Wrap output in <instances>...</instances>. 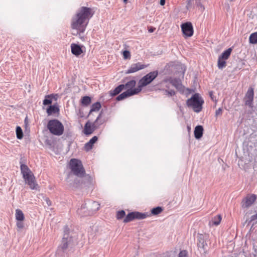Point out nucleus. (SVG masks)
Returning a JSON list of instances; mask_svg holds the SVG:
<instances>
[{
  "instance_id": "f257e3e1",
  "label": "nucleus",
  "mask_w": 257,
  "mask_h": 257,
  "mask_svg": "<svg viewBox=\"0 0 257 257\" xmlns=\"http://www.w3.org/2000/svg\"><path fill=\"white\" fill-rule=\"evenodd\" d=\"M94 14V12L91 8L81 7L71 19L72 35L75 36H78L84 41V37L81 35L85 31L89 20L93 17Z\"/></svg>"
},
{
  "instance_id": "f03ea898",
  "label": "nucleus",
  "mask_w": 257,
  "mask_h": 257,
  "mask_svg": "<svg viewBox=\"0 0 257 257\" xmlns=\"http://www.w3.org/2000/svg\"><path fill=\"white\" fill-rule=\"evenodd\" d=\"M74 246L73 237L70 233V230L68 225L64 227V234L60 244L57 247L56 255L59 257H68L69 252L73 251Z\"/></svg>"
},
{
  "instance_id": "7ed1b4c3",
  "label": "nucleus",
  "mask_w": 257,
  "mask_h": 257,
  "mask_svg": "<svg viewBox=\"0 0 257 257\" xmlns=\"http://www.w3.org/2000/svg\"><path fill=\"white\" fill-rule=\"evenodd\" d=\"M204 103L203 99L198 93L193 94L191 98L187 99L186 104L189 108H191L194 111L199 112L202 109V104Z\"/></svg>"
},
{
  "instance_id": "20e7f679",
  "label": "nucleus",
  "mask_w": 257,
  "mask_h": 257,
  "mask_svg": "<svg viewBox=\"0 0 257 257\" xmlns=\"http://www.w3.org/2000/svg\"><path fill=\"white\" fill-rule=\"evenodd\" d=\"M80 179H76L70 184V187L74 190L84 187H90L93 184V178L89 175H84Z\"/></svg>"
},
{
  "instance_id": "39448f33",
  "label": "nucleus",
  "mask_w": 257,
  "mask_h": 257,
  "mask_svg": "<svg viewBox=\"0 0 257 257\" xmlns=\"http://www.w3.org/2000/svg\"><path fill=\"white\" fill-rule=\"evenodd\" d=\"M47 128L53 135L61 136L64 131V127L62 122L57 119L50 120L47 124Z\"/></svg>"
},
{
  "instance_id": "423d86ee",
  "label": "nucleus",
  "mask_w": 257,
  "mask_h": 257,
  "mask_svg": "<svg viewBox=\"0 0 257 257\" xmlns=\"http://www.w3.org/2000/svg\"><path fill=\"white\" fill-rule=\"evenodd\" d=\"M70 166L74 175L82 177L85 174V171L81 162L76 159H72L70 161Z\"/></svg>"
},
{
  "instance_id": "0eeeda50",
  "label": "nucleus",
  "mask_w": 257,
  "mask_h": 257,
  "mask_svg": "<svg viewBox=\"0 0 257 257\" xmlns=\"http://www.w3.org/2000/svg\"><path fill=\"white\" fill-rule=\"evenodd\" d=\"M197 246L201 254L205 255L207 253L208 246L207 243L204 239L203 234H198L197 237Z\"/></svg>"
},
{
  "instance_id": "6e6552de",
  "label": "nucleus",
  "mask_w": 257,
  "mask_h": 257,
  "mask_svg": "<svg viewBox=\"0 0 257 257\" xmlns=\"http://www.w3.org/2000/svg\"><path fill=\"white\" fill-rule=\"evenodd\" d=\"M254 97V90L252 87H249L243 98V101L245 105L250 108L253 107V101Z\"/></svg>"
},
{
  "instance_id": "1a4fd4ad",
  "label": "nucleus",
  "mask_w": 257,
  "mask_h": 257,
  "mask_svg": "<svg viewBox=\"0 0 257 257\" xmlns=\"http://www.w3.org/2000/svg\"><path fill=\"white\" fill-rule=\"evenodd\" d=\"M23 177L25 180V183L29 185L30 188L31 189H37L38 185L36 183L35 177L33 173L28 174L27 175L23 176Z\"/></svg>"
},
{
  "instance_id": "9d476101",
  "label": "nucleus",
  "mask_w": 257,
  "mask_h": 257,
  "mask_svg": "<svg viewBox=\"0 0 257 257\" xmlns=\"http://www.w3.org/2000/svg\"><path fill=\"white\" fill-rule=\"evenodd\" d=\"M183 34L186 37H191L193 35V27L191 22H186L181 26Z\"/></svg>"
},
{
  "instance_id": "9b49d317",
  "label": "nucleus",
  "mask_w": 257,
  "mask_h": 257,
  "mask_svg": "<svg viewBox=\"0 0 257 257\" xmlns=\"http://www.w3.org/2000/svg\"><path fill=\"white\" fill-rule=\"evenodd\" d=\"M256 196L252 194L250 196H247L241 202V206L243 208H247L250 207L256 200Z\"/></svg>"
},
{
  "instance_id": "f8f14e48",
  "label": "nucleus",
  "mask_w": 257,
  "mask_h": 257,
  "mask_svg": "<svg viewBox=\"0 0 257 257\" xmlns=\"http://www.w3.org/2000/svg\"><path fill=\"white\" fill-rule=\"evenodd\" d=\"M139 93V90H138L136 88L134 89V90H127L118 95L116 98V100L117 101H120L131 96L137 94Z\"/></svg>"
},
{
  "instance_id": "ddd939ff",
  "label": "nucleus",
  "mask_w": 257,
  "mask_h": 257,
  "mask_svg": "<svg viewBox=\"0 0 257 257\" xmlns=\"http://www.w3.org/2000/svg\"><path fill=\"white\" fill-rule=\"evenodd\" d=\"M164 81L166 82H169L173 86H174L177 90L181 92H183L184 90L183 86H182L181 81L179 78H173L170 77L167 80H164Z\"/></svg>"
},
{
  "instance_id": "4468645a",
  "label": "nucleus",
  "mask_w": 257,
  "mask_h": 257,
  "mask_svg": "<svg viewBox=\"0 0 257 257\" xmlns=\"http://www.w3.org/2000/svg\"><path fill=\"white\" fill-rule=\"evenodd\" d=\"M147 65L142 64L140 62L133 64L131 65L130 68L125 71V73L130 74L135 73L140 70H142L145 68L146 67H147Z\"/></svg>"
},
{
  "instance_id": "2eb2a0df",
  "label": "nucleus",
  "mask_w": 257,
  "mask_h": 257,
  "mask_svg": "<svg viewBox=\"0 0 257 257\" xmlns=\"http://www.w3.org/2000/svg\"><path fill=\"white\" fill-rule=\"evenodd\" d=\"M77 214L81 217L91 215V213L86 206V203L82 204L80 208H79L77 211Z\"/></svg>"
},
{
  "instance_id": "dca6fc26",
  "label": "nucleus",
  "mask_w": 257,
  "mask_h": 257,
  "mask_svg": "<svg viewBox=\"0 0 257 257\" xmlns=\"http://www.w3.org/2000/svg\"><path fill=\"white\" fill-rule=\"evenodd\" d=\"M152 81L149 78V77L146 75L144 77H143L138 82V86L136 88V89L139 90V92L142 90V88L143 87L147 86V85L151 83Z\"/></svg>"
},
{
  "instance_id": "f3484780",
  "label": "nucleus",
  "mask_w": 257,
  "mask_h": 257,
  "mask_svg": "<svg viewBox=\"0 0 257 257\" xmlns=\"http://www.w3.org/2000/svg\"><path fill=\"white\" fill-rule=\"evenodd\" d=\"M86 203L92 215L100 207V204L96 201L89 200Z\"/></svg>"
},
{
  "instance_id": "a211bd4d",
  "label": "nucleus",
  "mask_w": 257,
  "mask_h": 257,
  "mask_svg": "<svg viewBox=\"0 0 257 257\" xmlns=\"http://www.w3.org/2000/svg\"><path fill=\"white\" fill-rule=\"evenodd\" d=\"M194 1L195 2V5L197 7H199L201 11L204 10L205 8L201 3V0H187L186 6L187 10H189L194 7L193 5Z\"/></svg>"
},
{
  "instance_id": "6ab92c4d",
  "label": "nucleus",
  "mask_w": 257,
  "mask_h": 257,
  "mask_svg": "<svg viewBox=\"0 0 257 257\" xmlns=\"http://www.w3.org/2000/svg\"><path fill=\"white\" fill-rule=\"evenodd\" d=\"M71 53L76 56H78L83 53L81 46L75 43L71 44Z\"/></svg>"
},
{
  "instance_id": "aec40b11",
  "label": "nucleus",
  "mask_w": 257,
  "mask_h": 257,
  "mask_svg": "<svg viewBox=\"0 0 257 257\" xmlns=\"http://www.w3.org/2000/svg\"><path fill=\"white\" fill-rule=\"evenodd\" d=\"M102 112V111L100 112L98 116L97 117L96 120L93 123H91L92 128L94 129V131L97 129L100 125H101L104 121L102 120H100V118L101 117Z\"/></svg>"
},
{
  "instance_id": "412c9836",
  "label": "nucleus",
  "mask_w": 257,
  "mask_h": 257,
  "mask_svg": "<svg viewBox=\"0 0 257 257\" xmlns=\"http://www.w3.org/2000/svg\"><path fill=\"white\" fill-rule=\"evenodd\" d=\"M98 140L97 136L93 137L88 142L85 144L84 148L86 151H88L92 149L94 144Z\"/></svg>"
},
{
  "instance_id": "4be33fe9",
  "label": "nucleus",
  "mask_w": 257,
  "mask_h": 257,
  "mask_svg": "<svg viewBox=\"0 0 257 257\" xmlns=\"http://www.w3.org/2000/svg\"><path fill=\"white\" fill-rule=\"evenodd\" d=\"M203 128L201 125H197L195 127L194 134V137L197 140L200 139L203 135Z\"/></svg>"
},
{
  "instance_id": "5701e85b",
  "label": "nucleus",
  "mask_w": 257,
  "mask_h": 257,
  "mask_svg": "<svg viewBox=\"0 0 257 257\" xmlns=\"http://www.w3.org/2000/svg\"><path fill=\"white\" fill-rule=\"evenodd\" d=\"M59 108L57 104L50 105L47 109V113L48 115L59 112Z\"/></svg>"
},
{
  "instance_id": "b1692460",
  "label": "nucleus",
  "mask_w": 257,
  "mask_h": 257,
  "mask_svg": "<svg viewBox=\"0 0 257 257\" xmlns=\"http://www.w3.org/2000/svg\"><path fill=\"white\" fill-rule=\"evenodd\" d=\"M83 132L86 135H89L92 134L94 132V129L92 128L91 122H90L89 121H88L85 123Z\"/></svg>"
},
{
  "instance_id": "393cba45",
  "label": "nucleus",
  "mask_w": 257,
  "mask_h": 257,
  "mask_svg": "<svg viewBox=\"0 0 257 257\" xmlns=\"http://www.w3.org/2000/svg\"><path fill=\"white\" fill-rule=\"evenodd\" d=\"M133 213H134L135 219H143L150 215V214H149L147 212L142 213L138 211H134Z\"/></svg>"
},
{
  "instance_id": "a878e982",
  "label": "nucleus",
  "mask_w": 257,
  "mask_h": 257,
  "mask_svg": "<svg viewBox=\"0 0 257 257\" xmlns=\"http://www.w3.org/2000/svg\"><path fill=\"white\" fill-rule=\"evenodd\" d=\"M124 89L123 84L119 85L114 90L109 91L110 95L112 97L118 94Z\"/></svg>"
},
{
  "instance_id": "bb28decb",
  "label": "nucleus",
  "mask_w": 257,
  "mask_h": 257,
  "mask_svg": "<svg viewBox=\"0 0 257 257\" xmlns=\"http://www.w3.org/2000/svg\"><path fill=\"white\" fill-rule=\"evenodd\" d=\"M21 164V173L23 176L27 175L28 174H30L32 173V172L30 170V169L29 168V167L25 164H23L22 162H20Z\"/></svg>"
},
{
  "instance_id": "cd10ccee",
  "label": "nucleus",
  "mask_w": 257,
  "mask_h": 257,
  "mask_svg": "<svg viewBox=\"0 0 257 257\" xmlns=\"http://www.w3.org/2000/svg\"><path fill=\"white\" fill-rule=\"evenodd\" d=\"M57 96V95H54L53 94L47 95L45 96V98L43 100V103L45 105H50L52 102V98H55V96Z\"/></svg>"
},
{
  "instance_id": "c85d7f7f",
  "label": "nucleus",
  "mask_w": 257,
  "mask_h": 257,
  "mask_svg": "<svg viewBox=\"0 0 257 257\" xmlns=\"http://www.w3.org/2000/svg\"><path fill=\"white\" fill-rule=\"evenodd\" d=\"M136 84V81L135 80H132L126 82L125 84H123L124 89H127V90H134L135 88Z\"/></svg>"
},
{
  "instance_id": "c756f323",
  "label": "nucleus",
  "mask_w": 257,
  "mask_h": 257,
  "mask_svg": "<svg viewBox=\"0 0 257 257\" xmlns=\"http://www.w3.org/2000/svg\"><path fill=\"white\" fill-rule=\"evenodd\" d=\"M232 51V49L231 48H229L226 50L224 51L222 54L219 56L220 57L223 58V59H228Z\"/></svg>"
},
{
  "instance_id": "7c9ffc66",
  "label": "nucleus",
  "mask_w": 257,
  "mask_h": 257,
  "mask_svg": "<svg viewBox=\"0 0 257 257\" xmlns=\"http://www.w3.org/2000/svg\"><path fill=\"white\" fill-rule=\"evenodd\" d=\"M226 59H223L219 56L218 57V61H217V67L219 69H223L224 68L226 67Z\"/></svg>"
},
{
  "instance_id": "2f4dec72",
  "label": "nucleus",
  "mask_w": 257,
  "mask_h": 257,
  "mask_svg": "<svg viewBox=\"0 0 257 257\" xmlns=\"http://www.w3.org/2000/svg\"><path fill=\"white\" fill-rule=\"evenodd\" d=\"M101 106V105L99 102H96L93 103L91 106L89 114H90V113L93 111H98L100 109Z\"/></svg>"
},
{
  "instance_id": "473e14b6",
  "label": "nucleus",
  "mask_w": 257,
  "mask_h": 257,
  "mask_svg": "<svg viewBox=\"0 0 257 257\" xmlns=\"http://www.w3.org/2000/svg\"><path fill=\"white\" fill-rule=\"evenodd\" d=\"M91 101V97L88 96H85L82 97L81 99L82 105L85 106L89 105L90 104Z\"/></svg>"
},
{
  "instance_id": "72a5a7b5",
  "label": "nucleus",
  "mask_w": 257,
  "mask_h": 257,
  "mask_svg": "<svg viewBox=\"0 0 257 257\" xmlns=\"http://www.w3.org/2000/svg\"><path fill=\"white\" fill-rule=\"evenodd\" d=\"M16 218L18 221H23L24 219V215L21 210L18 209L16 210Z\"/></svg>"
},
{
  "instance_id": "f704fd0d",
  "label": "nucleus",
  "mask_w": 257,
  "mask_h": 257,
  "mask_svg": "<svg viewBox=\"0 0 257 257\" xmlns=\"http://www.w3.org/2000/svg\"><path fill=\"white\" fill-rule=\"evenodd\" d=\"M249 42L252 44H257V32L251 33L249 37Z\"/></svg>"
},
{
  "instance_id": "c9c22d12",
  "label": "nucleus",
  "mask_w": 257,
  "mask_h": 257,
  "mask_svg": "<svg viewBox=\"0 0 257 257\" xmlns=\"http://www.w3.org/2000/svg\"><path fill=\"white\" fill-rule=\"evenodd\" d=\"M222 219V217L221 215L218 214L216 216H215L212 219V224L214 225H218L220 224L221 220Z\"/></svg>"
},
{
  "instance_id": "e433bc0d",
  "label": "nucleus",
  "mask_w": 257,
  "mask_h": 257,
  "mask_svg": "<svg viewBox=\"0 0 257 257\" xmlns=\"http://www.w3.org/2000/svg\"><path fill=\"white\" fill-rule=\"evenodd\" d=\"M163 211V208L162 207L158 206L154 207L151 210V213L153 215H156L161 213Z\"/></svg>"
},
{
  "instance_id": "4c0bfd02",
  "label": "nucleus",
  "mask_w": 257,
  "mask_h": 257,
  "mask_svg": "<svg viewBox=\"0 0 257 257\" xmlns=\"http://www.w3.org/2000/svg\"><path fill=\"white\" fill-rule=\"evenodd\" d=\"M162 91L163 92L164 95H167L168 97H171L176 94L175 91L172 89L168 90L166 89H162Z\"/></svg>"
},
{
  "instance_id": "58836bf2",
  "label": "nucleus",
  "mask_w": 257,
  "mask_h": 257,
  "mask_svg": "<svg viewBox=\"0 0 257 257\" xmlns=\"http://www.w3.org/2000/svg\"><path fill=\"white\" fill-rule=\"evenodd\" d=\"M134 213L133 212L129 213L124 218L123 222L127 223L134 220Z\"/></svg>"
},
{
  "instance_id": "ea45409f",
  "label": "nucleus",
  "mask_w": 257,
  "mask_h": 257,
  "mask_svg": "<svg viewBox=\"0 0 257 257\" xmlns=\"http://www.w3.org/2000/svg\"><path fill=\"white\" fill-rule=\"evenodd\" d=\"M158 71L157 70L151 72L147 74L151 81L152 82L158 75Z\"/></svg>"
},
{
  "instance_id": "a19ab883",
  "label": "nucleus",
  "mask_w": 257,
  "mask_h": 257,
  "mask_svg": "<svg viewBox=\"0 0 257 257\" xmlns=\"http://www.w3.org/2000/svg\"><path fill=\"white\" fill-rule=\"evenodd\" d=\"M16 135L18 139H22L23 137V133L22 129L19 126H17L16 127Z\"/></svg>"
},
{
  "instance_id": "79ce46f5",
  "label": "nucleus",
  "mask_w": 257,
  "mask_h": 257,
  "mask_svg": "<svg viewBox=\"0 0 257 257\" xmlns=\"http://www.w3.org/2000/svg\"><path fill=\"white\" fill-rule=\"evenodd\" d=\"M125 215V212L124 210H122L118 211L116 214V218L117 219L120 220L123 218Z\"/></svg>"
},
{
  "instance_id": "37998d69",
  "label": "nucleus",
  "mask_w": 257,
  "mask_h": 257,
  "mask_svg": "<svg viewBox=\"0 0 257 257\" xmlns=\"http://www.w3.org/2000/svg\"><path fill=\"white\" fill-rule=\"evenodd\" d=\"M123 57L124 59H128L131 58V54L129 51L124 50L123 52Z\"/></svg>"
},
{
  "instance_id": "c03bdc74",
  "label": "nucleus",
  "mask_w": 257,
  "mask_h": 257,
  "mask_svg": "<svg viewBox=\"0 0 257 257\" xmlns=\"http://www.w3.org/2000/svg\"><path fill=\"white\" fill-rule=\"evenodd\" d=\"M178 257H188L187 251L186 250H181L178 254Z\"/></svg>"
},
{
  "instance_id": "a18cd8bd",
  "label": "nucleus",
  "mask_w": 257,
  "mask_h": 257,
  "mask_svg": "<svg viewBox=\"0 0 257 257\" xmlns=\"http://www.w3.org/2000/svg\"><path fill=\"white\" fill-rule=\"evenodd\" d=\"M257 219V213L254 215H252L250 218L249 222H252L255 221Z\"/></svg>"
},
{
  "instance_id": "49530a36",
  "label": "nucleus",
  "mask_w": 257,
  "mask_h": 257,
  "mask_svg": "<svg viewBox=\"0 0 257 257\" xmlns=\"http://www.w3.org/2000/svg\"><path fill=\"white\" fill-rule=\"evenodd\" d=\"M22 221H19L17 223V226L19 228H23L24 227V223Z\"/></svg>"
},
{
  "instance_id": "de8ad7c7",
  "label": "nucleus",
  "mask_w": 257,
  "mask_h": 257,
  "mask_svg": "<svg viewBox=\"0 0 257 257\" xmlns=\"http://www.w3.org/2000/svg\"><path fill=\"white\" fill-rule=\"evenodd\" d=\"M64 136H66V137H71L72 133L70 132H66L64 134Z\"/></svg>"
},
{
  "instance_id": "09e8293b",
  "label": "nucleus",
  "mask_w": 257,
  "mask_h": 257,
  "mask_svg": "<svg viewBox=\"0 0 257 257\" xmlns=\"http://www.w3.org/2000/svg\"><path fill=\"white\" fill-rule=\"evenodd\" d=\"M221 112H222V109L220 108H218L217 110H216V112H215L216 115H218L221 114Z\"/></svg>"
},
{
  "instance_id": "8fccbe9b",
  "label": "nucleus",
  "mask_w": 257,
  "mask_h": 257,
  "mask_svg": "<svg viewBox=\"0 0 257 257\" xmlns=\"http://www.w3.org/2000/svg\"><path fill=\"white\" fill-rule=\"evenodd\" d=\"M155 30V28H153V27H151L150 28V29H149V32L150 33H153L154 30Z\"/></svg>"
},
{
  "instance_id": "3c124183",
  "label": "nucleus",
  "mask_w": 257,
  "mask_h": 257,
  "mask_svg": "<svg viewBox=\"0 0 257 257\" xmlns=\"http://www.w3.org/2000/svg\"><path fill=\"white\" fill-rule=\"evenodd\" d=\"M165 4V0H160V4L161 6H164Z\"/></svg>"
},
{
  "instance_id": "603ef678",
  "label": "nucleus",
  "mask_w": 257,
  "mask_h": 257,
  "mask_svg": "<svg viewBox=\"0 0 257 257\" xmlns=\"http://www.w3.org/2000/svg\"><path fill=\"white\" fill-rule=\"evenodd\" d=\"M46 201H47V204L49 205V206H50L51 205V201L48 199H46Z\"/></svg>"
},
{
  "instance_id": "864d4df0",
  "label": "nucleus",
  "mask_w": 257,
  "mask_h": 257,
  "mask_svg": "<svg viewBox=\"0 0 257 257\" xmlns=\"http://www.w3.org/2000/svg\"><path fill=\"white\" fill-rule=\"evenodd\" d=\"M209 94H210V97L212 98V96L213 95L212 91H210Z\"/></svg>"
},
{
  "instance_id": "5fc2aeb1",
  "label": "nucleus",
  "mask_w": 257,
  "mask_h": 257,
  "mask_svg": "<svg viewBox=\"0 0 257 257\" xmlns=\"http://www.w3.org/2000/svg\"><path fill=\"white\" fill-rule=\"evenodd\" d=\"M165 87L167 88L166 89H168V90H169V88H170V87H169V86L168 85H166L165 86Z\"/></svg>"
},
{
  "instance_id": "6e6d98bb",
  "label": "nucleus",
  "mask_w": 257,
  "mask_h": 257,
  "mask_svg": "<svg viewBox=\"0 0 257 257\" xmlns=\"http://www.w3.org/2000/svg\"><path fill=\"white\" fill-rule=\"evenodd\" d=\"M123 2L126 3L128 0H123Z\"/></svg>"
},
{
  "instance_id": "4d7b16f0",
  "label": "nucleus",
  "mask_w": 257,
  "mask_h": 257,
  "mask_svg": "<svg viewBox=\"0 0 257 257\" xmlns=\"http://www.w3.org/2000/svg\"><path fill=\"white\" fill-rule=\"evenodd\" d=\"M233 0H230V1H232Z\"/></svg>"
}]
</instances>
